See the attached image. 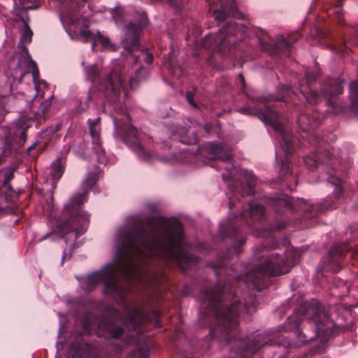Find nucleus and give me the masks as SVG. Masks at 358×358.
Segmentation results:
<instances>
[{
  "mask_svg": "<svg viewBox=\"0 0 358 358\" xmlns=\"http://www.w3.org/2000/svg\"><path fill=\"white\" fill-rule=\"evenodd\" d=\"M260 236H264L265 235V233L262 232V233H260L259 234Z\"/></svg>",
  "mask_w": 358,
  "mask_h": 358,
  "instance_id": "obj_52",
  "label": "nucleus"
},
{
  "mask_svg": "<svg viewBox=\"0 0 358 358\" xmlns=\"http://www.w3.org/2000/svg\"><path fill=\"white\" fill-rule=\"evenodd\" d=\"M73 152L83 159L91 157L90 150L86 151V143L84 141L79 140L72 147Z\"/></svg>",
  "mask_w": 358,
  "mask_h": 358,
  "instance_id": "obj_23",
  "label": "nucleus"
},
{
  "mask_svg": "<svg viewBox=\"0 0 358 358\" xmlns=\"http://www.w3.org/2000/svg\"><path fill=\"white\" fill-rule=\"evenodd\" d=\"M222 9L215 10L214 13L215 19L217 22H222L224 20L226 15L231 16L234 18L241 19L243 14L236 9L234 0H220Z\"/></svg>",
  "mask_w": 358,
  "mask_h": 358,
  "instance_id": "obj_17",
  "label": "nucleus"
},
{
  "mask_svg": "<svg viewBox=\"0 0 358 358\" xmlns=\"http://www.w3.org/2000/svg\"><path fill=\"white\" fill-rule=\"evenodd\" d=\"M292 92V89L290 87H287L286 90L287 96H289Z\"/></svg>",
  "mask_w": 358,
  "mask_h": 358,
  "instance_id": "obj_47",
  "label": "nucleus"
},
{
  "mask_svg": "<svg viewBox=\"0 0 358 358\" xmlns=\"http://www.w3.org/2000/svg\"><path fill=\"white\" fill-rule=\"evenodd\" d=\"M36 145V143H34V144H33L31 146H30V147L28 148V150H28V152H31V149H33V148L35 147V145Z\"/></svg>",
  "mask_w": 358,
  "mask_h": 358,
  "instance_id": "obj_49",
  "label": "nucleus"
},
{
  "mask_svg": "<svg viewBox=\"0 0 358 358\" xmlns=\"http://www.w3.org/2000/svg\"><path fill=\"white\" fill-rule=\"evenodd\" d=\"M238 80L241 85V90H244L245 83H244V78H243V76L242 74L238 75Z\"/></svg>",
  "mask_w": 358,
  "mask_h": 358,
  "instance_id": "obj_43",
  "label": "nucleus"
},
{
  "mask_svg": "<svg viewBox=\"0 0 358 358\" xmlns=\"http://www.w3.org/2000/svg\"><path fill=\"white\" fill-rule=\"evenodd\" d=\"M84 71L86 79L94 85L97 83L99 90L106 96L108 101L115 104L117 113H122L125 118L128 119V113L120 102V90H122L124 96H127V92L120 69L114 68L103 81H101V73L96 64L85 67Z\"/></svg>",
  "mask_w": 358,
  "mask_h": 358,
  "instance_id": "obj_6",
  "label": "nucleus"
},
{
  "mask_svg": "<svg viewBox=\"0 0 358 358\" xmlns=\"http://www.w3.org/2000/svg\"><path fill=\"white\" fill-rule=\"evenodd\" d=\"M336 88L335 90V94H341L343 92V87L342 83L339 81H336Z\"/></svg>",
  "mask_w": 358,
  "mask_h": 358,
  "instance_id": "obj_38",
  "label": "nucleus"
},
{
  "mask_svg": "<svg viewBox=\"0 0 358 358\" xmlns=\"http://www.w3.org/2000/svg\"><path fill=\"white\" fill-rule=\"evenodd\" d=\"M301 92L305 99L310 103L317 101L320 99L319 94L315 91L309 90L308 92H305L301 90Z\"/></svg>",
  "mask_w": 358,
  "mask_h": 358,
  "instance_id": "obj_33",
  "label": "nucleus"
},
{
  "mask_svg": "<svg viewBox=\"0 0 358 358\" xmlns=\"http://www.w3.org/2000/svg\"><path fill=\"white\" fill-rule=\"evenodd\" d=\"M39 5V0H13V9L15 15L19 18L20 23L23 26V31L18 48L21 51L22 57L28 58V51L24 43H30L32 38V31L28 25V15L27 10L34 9Z\"/></svg>",
  "mask_w": 358,
  "mask_h": 358,
  "instance_id": "obj_9",
  "label": "nucleus"
},
{
  "mask_svg": "<svg viewBox=\"0 0 358 358\" xmlns=\"http://www.w3.org/2000/svg\"><path fill=\"white\" fill-rule=\"evenodd\" d=\"M207 149L210 153L215 155L214 159L223 164V166H224L225 169L228 171L227 174H222L223 180L227 182L228 180L232 178L235 175L233 172L234 165L231 162V155L229 149L223 145L214 144L213 143H208Z\"/></svg>",
  "mask_w": 358,
  "mask_h": 358,
  "instance_id": "obj_14",
  "label": "nucleus"
},
{
  "mask_svg": "<svg viewBox=\"0 0 358 358\" xmlns=\"http://www.w3.org/2000/svg\"><path fill=\"white\" fill-rule=\"evenodd\" d=\"M335 152L334 149H332V150H326L324 151V155L327 157V158H330L331 155H333L334 154L332 153Z\"/></svg>",
  "mask_w": 358,
  "mask_h": 358,
  "instance_id": "obj_42",
  "label": "nucleus"
},
{
  "mask_svg": "<svg viewBox=\"0 0 358 358\" xmlns=\"http://www.w3.org/2000/svg\"><path fill=\"white\" fill-rule=\"evenodd\" d=\"M277 203L278 205H283L285 207L287 208L294 209V207L292 206V201L288 197L279 198L278 200L277 201Z\"/></svg>",
  "mask_w": 358,
  "mask_h": 358,
  "instance_id": "obj_34",
  "label": "nucleus"
},
{
  "mask_svg": "<svg viewBox=\"0 0 358 358\" xmlns=\"http://www.w3.org/2000/svg\"><path fill=\"white\" fill-rule=\"evenodd\" d=\"M349 90L352 99V105L354 108L358 109V80L352 82Z\"/></svg>",
  "mask_w": 358,
  "mask_h": 358,
  "instance_id": "obj_27",
  "label": "nucleus"
},
{
  "mask_svg": "<svg viewBox=\"0 0 358 358\" xmlns=\"http://www.w3.org/2000/svg\"><path fill=\"white\" fill-rule=\"evenodd\" d=\"M284 226L283 224H278L274 227H271L268 231H276V230H278V229H280L281 228H282Z\"/></svg>",
  "mask_w": 358,
  "mask_h": 358,
  "instance_id": "obj_41",
  "label": "nucleus"
},
{
  "mask_svg": "<svg viewBox=\"0 0 358 358\" xmlns=\"http://www.w3.org/2000/svg\"><path fill=\"white\" fill-rule=\"evenodd\" d=\"M245 33V27L243 24L236 22H228L222 26L213 38L212 36H206L205 45L209 43V48H216L219 51H224L225 47L235 43L234 35L240 34L241 36Z\"/></svg>",
  "mask_w": 358,
  "mask_h": 358,
  "instance_id": "obj_11",
  "label": "nucleus"
},
{
  "mask_svg": "<svg viewBox=\"0 0 358 358\" xmlns=\"http://www.w3.org/2000/svg\"><path fill=\"white\" fill-rule=\"evenodd\" d=\"M349 250V247L345 244L333 246L325 259V268L332 272L340 271L341 268V262Z\"/></svg>",
  "mask_w": 358,
  "mask_h": 358,
  "instance_id": "obj_16",
  "label": "nucleus"
},
{
  "mask_svg": "<svg viewBox=\"0 0 358 358\" xmlns=\"http://www.w3.org/2000/svg\"><path fill=\"white\" fill-rule=\"evenodd\" d=\"M51 106V100L49 99L45 100L41 103V109L42 110V113H44L48 108Z\"/></svg>",
  "mask_w": 358,
  "mask_h": 358,
  "instance_id": "obj_36",
  "label": "nucleus"
},
{
  "mask_svg": "<svg viewBox=\"0 0 358 358\" xmlns=\"http://www.w3.org/2000/svg\"><path fill=\"white\" fill-rule=\"evenodd\" d=\"M111 13L113 19L117 25H124V38L122 43L124 49L128 50L126 55L127 62L136 63L138 57L132 52V50L137 47L138 37L140 31L148 24L146 14L143 10H138L136 12L132 20L127 22L126 16L131 14V8L122 10L118 9L116 7L115 9H113Z\"/></svg>",
  "mask_w": 358,
  "mask_h": 358,
  "instance_id": "obj_7",
  "label": "nucleus"
},
{
  "mask_svg": "<svg viewBox=\"0 0 358 358\" xmlns=\"http://www.w3.org/2000/svg\"><path fill=\"white\" fill-rule=\"evenodd\" d=\"M299 127L306 131H310L319 123L318 117H310L306 113L300 114L297 119Z\"/></svg>",
  "mask_w": 358,
  "mask_h": 358,
  "instance_id": "obj_21",
  "label": "nucleus"
},
{
  "mask_svg": "<svg viewBox=\"0 0 358 358\" xmlns=\"http://www.w3.org/2000/svg\"><path fill=\"white\" fill-rule=\"evenodd\" d=\"M113 250L112 262L99 271L77 278L83 290L90 292L102 283L106 294L124 301L128 288L119 278L131 282L137 277V259L157 257L173 260L184 270L196 263L182 224L176 220L159 219L147 227L141 222L122 226L115 233Z\"/></svg>",
  "mask_w": 358,
  "mask_h": 358,
  "instance_id": "obj_1",
  "label": "nucleus"
},
{
  "mask_svg": "<svg viewBox=\"0 0 358 358\" xmlns=\"http://www.w3.org/2000/svg\"><path fill=\"white\" fill-rule=\"evenodd\" d=\"M275 45L278 50L282 52L288 50L291 46V43L282 36H279L275 41Z\"/></svg>",
  "mask_w": 358,
  "mask_h": 358,
  "instance_id": "obj_29",
  "label": "nucleus"
},
{
  "mask_svg": "<svg viewBox=\"0 0 358 358\" xmlns=\"http://www.w3.org/2000/svg\"><path fill=\"white\" fill-rule=\"evenodd\" d=\"M149 353L150 350L146 343H143L137 345L136 356L138 358H148Z\"/></svg>",
  "mask_w": 358,
  "mask_h": 358,
  "instance_id": "obj_28",
  "label": "nucleus"
},
{
  "mask_svg": "<svg viewBox=\"0 0 358 358\" xmlns=\"http://www.w3.org/2000/svg\"><path fill=\"white\" fill-rule=\"evenodd\" d=\"M148 76V71L147 69L141 66L129 80L130 87L133 88L144 80Z\"/></svg>",
  "mask_w": 358,
  "mask_h": 358,
  "instance_id": "obj_24",
  "label": "nucleus"
},
{
  "mask_svg": "<svg viewBox=\"0 0 358 358\" xmlns=\"http://www.w3.org/2000/svg\"><path fill=\"white\" fill-rule=\"evenodd\" d=\"M100 118L89 119L87 121L89 131L92 138V150L96 157V160L100 165L106 166L108 163L105 150L101 147L100 138Z\"/></svg>",
  "mask_w": 358,
  "mask_h": 358,
  "instance_id": "obj_13",
  "label": "nucleus"
},
{
  "mask_svg": "<svg viewBox=\"0 0 358 358\" xmlns=\"http://www.w3.org/2000/svg\"><path fill=\"white\" fill-rule=\"evenodd\" d=\"M287 322L286 330L293 331L296 337L290 345L298 348L317 337L320 345L315 348V352L324 350L334 327V322L315 300L303 303L288 317Z\"/></svg>",
  "mask_w": 358,
  "mask_h": 358,
  "instance_id": "obj_2",
  "label": "nucleus"
},
{
  "mask_svg": "<svg viewBox=\"0 0 358 358\" xmlns=\"http://www.w3.org/2000/svg\"><path fill=\"white\" fill-rule=\"evenodd\" d=\"M228 188L230 189V191H231V192L234 191V187H231L230 185H229Z\"/></svg>",
  "mask_w": 358,
  "mask_h": 358,
  "instance_id": "obj_50",
  "label": "nucleus"
},
{
  "mask_svg": "<svg viewBox=\"0 0 358 358\" xmlns=\"http://www.w3.org/2000/svg\"><path fill=\"white\" fill-rule=\"evenodd\" d=\"M55 358H57V357H55Z\"/></svg>",
  "mask_w": 358,
  "mask_h": 358,
  "instance_id": "obj_54",
  "label": "nucleus"
},
{
  "mask_svg": "<svg viewBox=\"0 0 358 358\" xmlns=\"http://www.w3.org/2000/svg\"><path fill=\"white\" fill-rule=\"evenodd\" d=\"M66 258H67V255H66V250H65L64 252V255L62 257V264L64 262V261Z\"/></svg>",
  "mask_w": 358,
  "mask_h": 358,
  "instance_id": "obj_46",
  "label": "nucleus"
},
{
  "mask_svg": "<svg viewBox=\"0 0 358 358\" xmlns=\"http://www.w3.org/2000/svg\"><path fill=\"white\" fill-rule=\"evenodd\" d=\"M25 135H26V131L24 130L21 133V138L24 139L25 138Z\"/></svg>",
  "mask_w": 358,
  "mask_h": 358,
  "instance_id": "obj_48",
  "label": "nucleus"
},
{
  "mask_svg": "<svg viewBox=\"0 0 358 358\" xmlns=\"http://www.w3.org/2000/svg\"><path fill=\"white\" fill-rule=\"evenodd\" d=\"M308 141L310 142H311L312 141H317V136L313 134H310V136L308 137Z\"/></svg>",
  "mask_w": 358,
  "mask_h": 358,
  "instance_id": "obj_44",
  "label": "nucleus"
},
{
  "mask_svg": "<svg viewBox=\"0 0 358 358\" xmlns=\"http://www.w3.org/2000/svg\"><path fill=\"white\" fill-rule=\"evenodd\" d=\"M300 255L299 248L287 250L285 257H280L275 253L268 255L262 264H258L254 268L248 271L243 277V280L248 286L250 284L256 285L258 281L266 275L275 276L285 274L296 264Z\"/></svg>",
  "mask_w": 358,
  "mask_h": 358,
  "instance_id": "obj_5",
  "label": "nucleus"
},
{
  "mask_svg": "<svg viewBox=\"0 0 358 358\" xmlns=\"http://www.w3.org/2000/svg\"><path fill=\"white\" fill-rule=\"evenodd\" d=\"M145 62L148 64H152V61H153V57H152V55L151 53H148L147 52L146 53V56H145Z\"/></svg>",
  "mask_w": 358,
  "mask_h": 358,
  "instance_id": "obj_40",
  "label": "nucleus"
},
{
  "mask_svg": "<svg viewBox=\"0 0 358 358\" xmlns=\"http://www.w3.org/2000/svg\"><path fill=\"white\" fill-rule=\"evenodd\" d=\"M237 35H238V34H236V35H234V40H235V43H231V44L229 46H228V47H225V49H226V48H231V46H234V45H235V43H236V39H238V37H236V38H235V36H237Z\"/></svg>",
  "mask_w": 358,
  "mask_h": 358,
  "instance_id": "obj_45",
  "label": "nucleus"
},
{
  "mask_svg": "<svg viewBox=\"0 0 358 358\" xmlns=\"http://www.w3.org/2000/svg\"><path fill=\"white\" fill-rule=\"evenodd\" d=\"M87 0H57L60 21L65 29L67 27H78L83 21L80 8Z\"/></svg>",
  "mask_w": 358,
  "mask_h": 358,
  "instance_id": "obj_12",
  "label": "nucleus"
},
{
  "mask_svg": "<svg viewBox=\"0 0 358 358\" xmlns=\"http://www.w3.org/2000/svg\"><path fill=\"white\" fill-rule=\"evenodd\" d=\"M80 35L84 38L85 41H92L93 44L92 48L94 49L96 43H100L103 48L113 50L114 47L111 45L109 38L102 35L100 32L96 34L92 32L87 28H83L80 31Z\"/></svg>",
  "mask_w": 358,
  "mask_h": 358,
  "instance_id": "obj_18",
  "label": "nucleus"
},
{
  "mask_svg": "<svg viewBox=\"0 0 358 358\" xmlns=\"http://www.w3.org/2000/svg\"><path fill=\"white\" fill-rule=\"evenodd\" d=\"M237 173L241 178L238 184L241 185L242 194H252L254 193V185L257 182V178L253 173L248 170H239Z\"/></svg>",
  "mask_w": 358,
  "mask_h": 358,
  "instance_id": "obj_19",
  "label": "nucleus"
},
{
  "mask_svg": "<svg viewBox=\"0 0 358 358\" xmlns=\"http://www.w3.org/2000/svg\"><path fill=\"white\" fill-rule=\"evenodd\" d=\"M186 98H187L188 103L191 105V106L196 108V104L194 102L192 94L190 92H187L186 93Z\"/></svg>",
  "mask_w": 358,
  "mask_h": 358,
  "instance_id": "obj_37",
  "label": "nucleus"
},
{
  "mask_svg": "<svg viewBox=\"0 0 358 358\" xmlns=\"http://www.w3.org/2000/svg\"><path fill=\"white\" fill-rule=\"evenodd\" d=\"M52 234V233L48 234L46 235L45 238H46L47 237H48V236H50Z\"/></svg>",
  "mask_w": 358,
  "mask_h": 358,
  "instance_id": "obj_51",
  "label": "nucleus"
},
{
  "mask_svg": "<svg viewBox=\"0 0 358 358\" xmlns=\"http://www.w3.org/2000/svg\"><path fill=\"white\" fill-rule=\"evenodd\" d=\"M64 167L61 161V159L55 160L50 166V174L52 176L54 182L52 183V187L55 188V181L60 179L63 173H64Z\"/></svg>",
  "mask_w": 358,
  "mask_h": 358,
  "instance_id": "obj_22",
  "label": "nucleus"
},
{
  "mask_svg": "<svg viewBox=\"0 0 358 358\" xmlns=\"http://www.w3.org/2000/svg\"><path fill=\"white\" fill-rule=\"evenodd\" d=\"M100 169L89 172L81 184L82 193L75 194L64 207L60 217L57 220L58 234L61 238L71 233L74 238L84 234L89 225L90 216L82 212L80 206L87 201V193L98 180Z\"/></svg>",
  "mask_w": 358,
  "mask_h": 358,
  "instance_id": "obj_4",
  "label": "nucleus"
},
{
  "mask_svg": "<svg viewBox=\"0 0 358 358\" xmlns=\"http://www.w3.org/2000/svg\"><path fill=\"white\" fill-rule=\"evenodd\" d=\"M238 111L240 113H242V114H245V115H250V114H252L251 109L249 108H246V107L240 108L238 109Z\"/></svg>",
  "mask_w": 358,
  "mask_h": 358,
  "instance_id": "obj_39",
  "label": "nucleus"
},
{
  "mask_svg": "<svg viewBox=\"0 0 358 358\" xmlns=\"http://www.w3.org/2000/svg\"><path fill=\"white\" fill-rule=\"evenodd\" d=\"M330 183L334 185L335 189L334 193L336 196H339L343 191V187L341 184V180L338 178L331 177L329 179Z\"/></svg>",
  "mask_w": 358,
  "mask_h": 358,
  "instance_id": "obj_32",
  "label": "nucleus"
},
{
  "mask_svg": "<svg viewBox=\"0 0 358 358\" xmlns=\"http://www.w3.org/2000/svg\"><path fill=\"white\" fill-rule=\"evenodd\" d=\"M106 328L110 336L113 338H119L123 334V329L121 327H117L111 324H107Z\"/></svg>",
  "mask_w": 358,
  "mask_h": 358,
  "instance_id": "obj_30",
  "label": "nucleus"
},
{
  "mask_svg": "<svg viewBox=\"0 0 358 358\" xmlns=\"http://www.w3.org/2000/svg\"><path fill=\"white\" fill-rule=\"evenodd\" d=\"M307 166L312 169L317 167L320 164V158L316 155L307 156L303 159Z\"/></svg>",
  "mask_w": 358,
  "mask_h": 358,
  "instance_id": "obj_31",
  "label": "nucleus"
},
{
  "mask_svg": "<svg viewBox=\"0 0 358 358\" xmlns=\"http://www.w3.org/2000/svg\"><path fill=\"white\" fill-rule=\"evenodd\" d=\"M261 120L266 124L270 125L278 134L282 143L279 146H275V159H278L280 151L284 154L285 159L281 162L280 173L283 176L289 172L290 164L289 155L294 150L293 136L284 129L278 113L268 108L265 114L262 115Z\"/></svg>",
  "mask_w": 358,
  "mask_h": 358,
  "instance_id": "obj_8",
  "label": "nucleus"
},
{
  "mask_svg": "<svg viewBox=\"0 0 358 358\" xmlns=\"http://www.w3.org/2000/svg\"><path fill=\"white\" fill-rule=\"evenodd\" d=\"M127 317H123L120 314L117 315V319L120 320L124 327L129 328L130 336L138 334L141 332V324L144 320V313L141 308H127Z\"/></svg>",
  "mask_w": 358,
  "mask_h": 358,
  "instance_id": "obj_15",
  "label": "nucleus"
},
{
  "mask_svg": "<svg viewBox=\"0 0 358 358\" xmlns=\"http://www.w3.org/2000/svg\"><path fill=\"white\" fill-rule=\"evenodd\" d=\"M113 120L117 136L129 146L140 159L149 161L154 157V155L145 150L139 143L136 128L129 123L122 124L116 117H113Z\"/></svg>",
  "mask_w": 358,
  "mask_h": 358,
  "instance_id": "obj_10",
  "label": "nucleus"
},
{
  "mask_svg": "<svg viewBox=\"0 0 358 358\" xmlns=\"http://www.w3.org/2000/svg\"><path fill=\"white\" fill-rule=\"evenodd\" d=\"M78 340L76 345L71 344L70 346V349L76 352H78L81 350V348L84 343L80 335L78 336Z\"/></svg>",
  "mask_w": 358,
  "mask_h": 358,
  "instance_id": "obj_35",
  "label": "nucleus"
},
{
  "mask_svg": "<svg viewBox=\"0 0 358 358\" xmlns=\"http://www.w3.org/2000/svg\"><path fill=\"white\" fill-rule=\"evenodd\" d=\"M29 65L30 68H31L32 69L33 85H31V93L30 94L23 93V95L26 97L27 101H33L38 94L37 79L39 76V72L36 67V64L34 61L29 60Z\"/></svg>",
  "mask_w": 358,
  "mask_h": 358,
  "instance_id": "obj_20",
  "label": "nucleus"
},
{
  "mask_svg": "<svg viewBox=\"0 0 358 358\" xmlns=\"http://www.w3.org/2000/svg\"><path fill=\"white\" fill-rule=\"evenodd\" d=\"M250 213L257 220L262 221L264 218V207L254 202L250 203Z\"/></svg>",
  "mask_w": 358,
  "mask_h": 358,
  "instance_id": "obj_26",
  "label": "nucleus"
},
{
  "mask_svg": "<svg viewBox=\"0 0 358 358\" xmlns=\"http://www.w3.org/2000/svg\"><path fill=\"white\" fill-rule=\"evenodd\" d=\"M280 98H274V100H280Z\"/></svg>",
  "mask_w": 358,
  "mask_h": 358,
  "instance_id": "obj_53",
  "label": "nucleus"
},
{
  "mask_svg": "<svg viewBox=\"0 0 358 358\" xmlns=\"http://www.w3.org/2000/svg\"><path fill=\"white\" fill-rule=\"evenodd\" d=\"M18 167V164L13 162L3 169V185L8 186V182L13 178L14 173Z\"/></svg>",
  "mask_w": 358,
  "mask_h": 358,
  "instance_id": "obj_25",
  "label": "nucleus"
},
{
  "mask_svg": "<svg viewBox=\"0 0 358 358\" xmlns=\"http://www.w3.org/2000/svg\"><path fill=\"white\" fill-rule=\"evenodd\" d=\"M203 300L208 302V311L215 317L216 327L212 329L211 334L213 336L217 332H220L221 336L227 341L231 342L234 339V345L241 348L238 351L235 352L238 356H242L243 352L253 353L257 351L264 343H260L258 338L252 341L237 340L234 334L238 327V316L241 308L239 302H234L229 307L225 305L222 301L224 289L220 287H213L209 290L202 292Z\"/></svg>",
  "mask_w": 358,
  "mask_h": 358,
  "instance_id": "obj_3",
  "label": "nucleus"
}]
</instances>
